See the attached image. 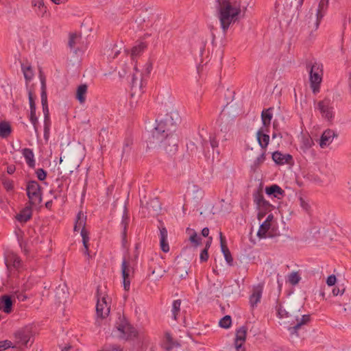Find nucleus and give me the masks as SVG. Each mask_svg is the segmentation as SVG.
<instances>
[{
    "label": "nucleus",
    "instance_id": "7ed1b4c3",
    "mask_svg": "<svg viewBox=\"0 0 351 351\" xmlns=\"http://www.w3.org/2000/svg\"><path fill=\"white\" fill-rule=\"evenodd\" d=\"M112 335L118 339L128 341L137 337L138 331L124 316H119L112 330Z\"/></svg>",
    "mask_w": 351,
    "mask_h": 351
},
{
    "label": "nucleus",
    "instance_id": "0eeeda50",
    "mask_svg": "<svg viewBox=\"0 0 351 351\" xmlns=\"http://www.w3.org/2000/svg\"><path fill=\"white\" fill-rule=\"evenodd\" d=\"M82 215H83L82 212H79L77 215V219L75 223L74 231L78 232L81 229L80 234L82 237V243L85 249L84 254L89 255V232L85 228L86 218L85 217L84 219H82Z\"/></svg>",
    "mask_w": 351,
    "mask_h": 351
},
{
    "label": "nucleus",
    "instance_id": "69168bd1",
    "mask_svg": "<svg viewBox=\"0 0 351 351\" xmlns=\"http://www.w3.org/2000/svg\"><path fill=\"white\" fill-rule=\"evenodd\" d=\"M45 125H47V126H50L51 125V121H50L49 114L44 116V126Z\"/></svg>",
    "mask_w": 351,
    "mask_h": 351
},
{
    "label": "nucleus",
    "instance_id": "6e6552de",
    "mask_svg": "<svg viewBox=\"0 0 351 351\" xmlns=\"http://www.w3.org/2000/svg\"><path fill=\"white\" fill-rule=\"evenodd\" d=\"M32 337V332L29 327L25 326L19 328L14 333V345L16 348L21 346H28V343Z\"/></svg>",
    "mask_w": 351,
    "mask_h": 351
},
{
    "label": "nucleus",
    "instance_id": "9d476101",
    "mask_svg": "<svg viewBox=\"0 0 351 351\" xmlns=\"http://www.w3.org/2000/svg\"><path fill=\"white\" fill-rule=\"evenodd\" d=\"M328 0H320L319 3L318 5V8L317 10V18L315 20H313L312 18H310L308 24L312 23L313 25V28L317 29L319 25L320 21L323 18L328 5Z\"/></svg>",
    "mask_w": 351,
    "mask_h": 351
},
{
    "label": "nucleus",
    "instance_id": "72a5a7b5",
    "mask_svg": "<svg viewBox=\"0 0 351 351\" xmlns=\"http://www.w3.org/2000/svg\"><path fill=\"white\" fill-rule=\"evenodd\" d=\"M271 227V224H268L267 221H263L260 226L257 232V236L260 239H264L267 237V233Z\"/></svg>",
    "mask_w": 351,
    "mask_h": 351
},
{
    "label": "nucleus",
    "instance_id": "f257e3e1",
    "mask_svg": "<svg viewBox=\"0 0 351 351\" xmlns=\"http://www.w3.org/2000/svg\"><path fill=\"white\" fill-rule=\"evenodd\" d=\"M178 120L179 118L176 112L167 113L159 121L156 120L157 125L148 138L149 145H156L161 141L162 136L166 134H174Z\"/></svg>",
    "mask_w": 351,
    "mask_h": 351
},
{
    "label": "nucleus",
    "instance_id": "5fc2aeb1",
    "mask_svg": "<svg viewBox=\"0 0 351 351\" xmlns=\"http://www.w3.org/2000/svg\"><path fill=\"white\" fill-rule=\"evenodd\" d=\"M300 206L306 211H308L311 206L302 197L299 199Z\"/></svg>",
    "mask_w": 351,
    "mask_h": 351
},
{
    "label": "nucleus",
    "instance_id": "c9c22d12",
    "mask_svg": "<svg viewBox=\"0 0 351 351\" xmlns=\"http://www.w3.org/2000/svg\"><path fill=\"white\" fill-rule=\"evenodd\" d=\"M277 316L280 319L287 318L290 317L289 313L285 308H283L282 305L280 303H277L276 306Z\"/></svg>",
    "mask_w": 351,
    "mask_h": 351
},
{
    "label": "nucleus",
    "instance_id": "ea45409f",
    "mask_svg": "<svg viewBox=\"0 0 351 351\" xmlns=\"http://www.w3.org/2000/svg\"><path fill=\"white\" fill-rule=\"evenodd\" d=\"M266 154L265 152L262 153L258 157L254 160L253 165L252 166L254 169L259 167L265 160Z\"/></svg>",
    "mask_w": 351,
    "mask_h": 351
},
{
    "label": "nucleus",
    "instance_id": "dca6fc26",
    "mask_svg": "<svg viewBox=\"0 0 351 351\" xmlns=\"http://www.w3.org/2000/svg\"><path fill=\"white\" fill-rule=\"evenodd\" d=\"M272 160L278 165L285 164L290 165L293 162V156L289 154H283L279 151H276L272 154Z\"/></svg>",
    "mask_w": 351,
    "mask_h": 351
},
{
    "label": "nucleus",
    "instance_id": "37998d69",
    "mask_svg": "<svg viewBox=\"0 0 351 351\" xmlns=\"http://www.w3.org/2000/svg\"><path fill=\"white\" fill-rule=\"evenodd\" d=\"M28 99H29L30 110L36 111V103H35L36 97L34 95L32 90H28Z\"/></svg>",
    "mask_w": 351,
    "mask_h": 351
},
{
    "label": "nucleus",
    "instance_id": "09e8293b",
    "mask_svg": "<svg viewBox=\"0 0 351 351\" xmlns=\"http://www.w3.org/2000/svg\"><path fill=\"white\" fill-rule=\"evenodd\" d=\"M36 174L39 180L43 181L47 178V172L45 169L40 168L36 170Z\"/></svg>",
    "mask_w": 351,
    "mask_h": 351
},
{
    "label": "nucleus",
    "instance_id": "ddd939ff",
    "mask_svg": "<svg viewBox=\"0 0 351 351\" xmlns=\"http://www.w3.org/2000/svg\"><path fill=\"white\" fill-rule=\"evenodd\" d=\"M254 201L259 209L263 210L265 212L271 210L273 206L269 202L266 201L261 191H256L253 195Z\"/></svg>",
    "mask_w": 351,
    "mask_h": 351
},
{
    "label": "nucleus",
    "instance_id": "aec40b11",
    "mask_svg": "<svg viewBox=\"0 0 351 351\" xmlns=\"http://www.w3.org/2000/svg\"><path fill=\"white\" fill-rule=\"evenodd\" d=\"M110 312V308L108 306L106 298H102L101 300H97L96 305V313L98 317L105 318Z\"/></svg>",
    "mask_w": 351,
    "mask_h": 351
},
{
    "label": "nucleus",
    "instance_id": "4468645a",
    "mask_svg": "<svg viewBox=\"0 0 351 351\" xmlns=\"http://www.w3.org/2000/svg\"><path fill=\"white\" fill-rule=\"evenodd\" d=\"M40 82H41V104L43 107V111L44 116L49 115V108H48V102H47V86H46V80L45 77L40 75Z\"/></svg>",
    "mask_w": 351,
    "mask_h": 351
},
{
    "label": "nucleus",
    "instance_id": "c756f323",
    "mask_svg": "<svg viewBox=\"0 0 351 351\" xmlns=\"http://www.w3.org/2000/svg\"><path fill=\"white\" fill-rule=\"evenodd\" d=\"M88 86L85 84L80 85L76 91V99L80 104H83L86 101V95L87 93Z\"/></svg>",
    "mask_w": 351,
    "mask_h": 351
},
{
    "label": "nucleus",
    "instance_id": "13d9d810",
    "mask_svg": "<svg viewBox=\"0 0 351 351\" xmlns=\"http://www.w3.org/2000/svg\"><path fill=\"white\" fill-rule=\"evenodd\" d=\"M210 143L213 149L217 147L219 145L218 141L217 140L215 136H210Z\"/></svg>",
    "mask_w": 351,
    "mask_h": 351
},
{
    "label": "nucleus",
    "instance_id": "a211bd4d",
    "mask_svg": "<svg viewBox=\"0 0 351 351\" xmlns=\"http://www.w3.org/2000/svg\"><path fill=\"white\" fill-rule=\"evenodd\" d=\"M219 236H220L221 250L224 256L225 260L227 262L228 265L232 266L233 265V258L232 256L230 250L228 247L226 239L221 232H220Z\"/></svg>",
    "mask_w": 351,
    "mask_h": 351
},
{
    "label": "nucleus",
    "instance_id": "473e14b6",
    "mask_svg": "<svg viewBox=\"0 0 351 351\" xmlns=\"http://www.w3.org/2000/svg\"><path fill=\"white\" fill-rule=\"evenodd\" d=\"M21 69L24 75V77L26 80L27 84H28L34 77V72L31 66H25V64H21Z\"/></svg>",
    "mask_w": 351,
    "mask_h": 351
},
{
    "label": "nucleus",
    "instance_id": "c85d7f7f",
    "mask_svg": "<svg viewBox=\"0 0 351 351\" xmlns=\"http://www.w3.org/2000/svg\"><path fill=\"white\" fill-rule=\"evenodd\" d=\"M256 138L259 145L262 148H266L269 144V136L264 133L263 128H261L256 133Z\"/></svg>",
    "mask_w": 351,
    "mask_h": 351
},
{
    "label": "nucleus",
    "instance_id": "39448f33",
    "mask_svg": "<svg viewBox=\"0 0 351 351\" xmlns=\"http://www.w3.org/2000/svg\"><path fill=\"white\" fill-rule=\"evenodd\" d=\"M157 145L162 147L167 153L174 154L178 149V137L176 134H166L162 136L161 141L156 145H150L152 147H155Z\"/></svg>",
    "mask_w": 351,
    "mask_h": 351
},
{
    "label": "nucleus",
    "instance_id": "774afa93",
    "mask_svg": "<svg viewBox=\"0 0 351 351\" xmlns=\"http://www.w3.org/2000/svg\"><path fill=\"white\" fill-rule=\"evenodd\" d=\"M71 348H72L71 345L69 343V344H66V346H64V347H62L61 351H70Z\"/></svg>",
    "mask_w": 351,
    "mask_h": 351
},
{
    "label": "nucleus",
    "instance_id": "bf43d9fd",
    "mask_svg": "<svg viewBox=\"0 0 351 351\" xmlns=\"http://www.w3.org/2000/svg\"><path fill=\"white\" fill-rule=\"evenodd\" d=\"M124 290L128 291L130 289V279L123 280Z\"/></svg>",
    "mask_w": 351,
    "mask_h": 351
},
{
    "label": "nucleus",
    "instance_id": "f704fd0d",
    "mask_svg": "<svg viewBox=\"0 0 351 351\" xmlns=\"http://www.w3.org/2000/svg\"><path fill=\"white\" fill-rule=\"evenodd\" d=\"M181 300H176L172 304V315L174 320L178 319V316L180 312Z\"/></svg>",
    "mask_w": 351,
    "mask_h": 351
},
{
    "label": "nucleus",
    "instance_id": "8fccbe9b",
    "mask_svg": "<svg viewBox=\"0 0 351 351\" xmlns=\"http://www.w3.org/2000/svg\"><path fill=\"white\" fill-rule=\"evenodd\" d=\"M3 184L7 191H11L14 189L13 181L10 179H4L3 180Z\"/></svg>",
    "mask_w": 351,
    "mask_h": 351
},
{
    "label": "nucleus",
    "instance_id": "1a4fd4ad",
    "mask_svg": "<svg viewBox=\"0 0 351 351\" xmlns=\"http://www.w3.org/2000/svg\"><path fill=\"white\" fill-rule=\"evenodd\" d=\"M317 108L320 112L322 117L328 121H331L334 117L333 108L331 106V100L328 97L317 102Z\"/></svg>",
    "mask_w": 351,
    "mask_h": 351
},
{
    "label": "nucleus",
    "instance_id": "a878e982",
    "mask_svg": "<svg viewBox=\"0 0 351 351\" xmlns=\"http://www.w3.org/2000/svg\"><path fill=\"white\" fill-rule=\"evenodd\" d=\"M32 5L38 16L43 17L47 13V8L45 5L43 0H32Z\"/></svg>",
    "mask_w": 351,
    "mask_h": 351
},
{
    "label": "nucleus",
    "instance_id": "338daca9",
    "mask_svg": "<svg viewBox=\"0 0 351 351\" xmlns=\"http://www.w3.org/2000/svg\"><path fill=\"white\" fill-rule=\"evenodd\" d=\"M344 311H351V299H350L348 304H344Z\"/></svg>",
    "mask_w": 351,
    "mask_h": 351
},
{
    "label": "nucleus",
    "instance_id": "603ef678",
    "mask_svg": "<svg viewBox=\"0 0 351 351\" xmlns=\"http://www.w3.org/2000/svg\"><path fill=\"white\" fill-rule=\"evenodd\" d=\"M209 258L208 252L207 249H204L202 250L199 256L200 261L202 263L206 262Z\"/></svg>",
    "mask_w": 351,
    "mask_h": 351
},
{
    "label": "nucleus",
    "instance_id": "b1692460",
    "mask_svg": "<svg viewBox=\"0 0 351 351\" xmlns=\"http://www.w3.org/2000/svg\"><path fill=\"white\" fill-rule=\"evenodd\" d=\"M263 293V285H258L256 287L252 294L250 297V303L252 306H256L261 301V298Z\"/></svg>",
    "mask_w": 351,
    "mask_h": 351
},
{
    "label": "nucleus",
    "instance_id": "e2e57ef3",
    "mask_svg": "<svg viewBox=\"0 0 351 351\" xmlns=\"http://www.w3.org/2000/svg\"><path fill=\"white\" fill-rule=\"evenodd\" d=\"M125 265H124V267H123V269H122V271H121V275H122V278H123V280H125V279H130V273H127L125 271Z\"/></svg>",
    "mask_w": 351,
    "mask_h": 351
},
{
    "label": "nucleus",
    "instance_id": "4d7b16f0",
    "mask_svg": "<svg viewBox=\"0 0 351 351\" xmlns=\"http://www.w3.org/2000/svg\"><path fill=\"white\" fill-rule=\"evenodd\" d=\"M337 278L335 275H330L327 278L326 283L328 286H333L336 282Z\"/></svg>",
    "mask_w": 351,
    "mask_h": 351
},
{
    "label": "nucleus",
    "instance_id": "a18cd8bd",
    "mask_svg": "<svg viewBox=\"0 0 351 351\" xmlns=\"http://www.w3.org/2000/svg\"><path fill=\"white\" fill-rule=\"evenodd\" d=\"M133 143V141L131 138L127 137L124 140L123 147V155L125 153H128L130 150V147Z\"/></svg>",
    "mask_w": 351,
    "mask_h": 351
},
{
    "label": "nucleus",
    "instance_id": "6e6d98bb",
    "mask_svg": "<svg viewBox=\"0 0 351 351\" xmlns=\"http://www.w3.org/2000/svg\"><path fill=\"white\" fill-rule=\"evenodd\" d=\"M14 296L19 300V301H25L27 299V296L25 294H24L22 292H20L19 291H16L14 292Z\"/></svg>",
    "mask_w": 351,
    "mask_h": 351
},
{
    "label": "nucleus",
    "instance_id": "680f3d73",
    "mask_svg": "<svg viewBox=\"0 0 351 351\" xmlns=\"http://www.w3.org/2000/svg\"><path fill=\"white\" fill-rule=\"evenodd\" d=\"M21 265V259L18 256H15L13 261V266L15 268H18Z\"/></svg>",
    "mask_w": 351,
    "mask_h": 351
},
{
    "label": "nucleus",
    "instance_id": "2eb2a0df",
    "mask_svg": "<svg viewBox=\"0 0 351 351\" xmlns=\"http://www.w3.org/2000/svg\"><path fill=\"white\" fill-rule=\"evenodd\" d=\"M34 205H31L28 203L26 204L25 208H23L19 213L16 215V219L20 223H26L29 220H30L32 217L33 210L32 206Z\"/></svg>",
    "mask_w": 351,
    "mask_h": 351
},
{
    "label": "nucleus",
    "instance_id": "a19ab883",
    "mask_svg": "<svg viewBox=\"0 0 351 351\" xmlns=\"http://www.w3.org/2000/svg\"><path fill=\"white\" fill-rule=\"evenodd\" d=\"M29 121L34 126V130L36 132H38V121L36 114V111L30 110V114L29 117Z\"/></svg>",
    "mask_w": 351,
    "mask_h": 351
},
{
    "label": "nucleus",
    "instance_id": "412c9836",
    "mask_svg": "<svg viewBox=\"0 0 351 351\" xmlns=\"http://www.w3.org/2000/svg\"><path fill=\"white\" fill-rule=\"evenodd\" d=\"M265 193L268 195H273L279 199H282L285 195V191L277 184H272L269 186H267L265 189Z\"/></svg>",
    "mask_w": 351,
    "mask_h": 351
},
{
    "label": "nucleus",
    "instance_id": "f8f14e48",
    "mask_svg": "<svg viewBox=\"0 0 351 351\" xmlns=\"http://www.w3.org/2000/svg\"><path fill=\"white\" fill-rule=\"evenodd\" d=\"M217 123L221 132L227 133L230 131L233 123V119L230 118L226 112H221L219 114Z\"/></svg>",
    "mask_w": 351,
    "mask_h": 351
},
{
    "label": "nucleus",
    "instance_id": "de8ad7c7",
    "mask_svg": "<svg viewBox=\"0 0 351 351\" xmlns=\"http://www.w3.org/2000/svg\"><path fill=\"white\" fill-rule=\"evenodd\" d=\"M300 279L301 278L297 272H292L289 277V280L293 285H297L300 282Z\"/></svg>",
    "mask_w": 351,
    "mask_h": 351
},
{
    "label": "nucleus",
    "instance_id": "4be33fe9",
    "mask_svg": "<svg viewBox=\"0 0 351 351\" xmlns=\"http://www.w3.org/2000/svg\"><path fill=\"white\" fill-rule=\"evenodd\" d=\"M1 308L5 313H10L12 311L13 301L9 295H3L0 298Z\"/></svg>",
    "mask_w": 351,
    "mask_h": 351
},
{
    "label": "nucleus",
    "instance_id": "864d4df0",
    "mask_svg": "<svg viewBox=\"0 0 351 351\" xmlns=\"http://www.w3.org/2000/svg\"><path fill=\"white\" fill-rule=\"evenodd\" d=\"M124 263L125 265V271L127 273H130L131 269H133V268L131 267L130 263L129 261H128L125 258H123L121 263V270L123 269V267H124Z\"/></svg>",
    "mask_w": 351,
    "mask_h": 351
},
{
    "label": "nucleus",
    "instance_id": "f03ea898",
    "mask_svg": "<svg viewBox=\"0 0 351 351\" xmlns=\"http://www.w3.org/2000/svg\"><path fill=\"white\" fill-rule=\"evenodd\" d=\"M219 19L224 34L232 23H234L241 12L240 8L233 6L230 0H218Z\"/></svg>",
    "mask_w": 351,
    "mask_h": 351
},
{
    "label": "nucleus",
    "instance_id": "393cba45",
    "mask_svg": "<svg viewBox=\"0 0 351 351\" xmlns=\"http://www.w3.org/2000/svg\"><path fill=\"white\" fill-rule=\"evenodd\" d=\"M160 245L162 252H168L169 251V245L167 241V230L165 227L160 228Z\"/></svg>",
    "mask_w": 351,
    "mask_h": 351
},
{
    "label": "nucleus",
    "instance_id": "3c124183",
    "mask_svg": "<svg viewBox=\"0 0 351 351\" xmlns=\"http://www.w3.org/2000/svg\"><path fill=\"white\" fill-rule=\"evenodd\" d=\"M344 292H345V287H343V286H341V287H334L332 291V295L334 296H337L338 295H342L344 293Z\"/></svg>",
    "mask_w": 351,
    "mask_h": 351
},
{
    "label": "nucleus",
    "instance_id": "7c9ffc66",
    "mask_svg": "<svg viewBox=\"0 0 351 351\" xmlns=\"http://www.w3.org/2000/svg\"><path fill=\"white\" fill-rule=\"evenodd\" d=\"M12 132V127L7 121L0 122V136L3 138L8 137Z\"/></svg>",
    "mask_w": 351,
    "mask_h": 351
},
{
    "label": "nucleus",
    "instance_id": "20e7f679",
    "mask_svg": "<svg viewBox=\"0 0 351 351\" xmlns=\"http://www.w3.org/2000/svg\"><path fill=\"white\" fill-rule=\"evenodd\" d=\"M307 69H309L310 86L314 94L319 92L320 84L322 81V69L321 66L315 62L312 65L307 64Z\"/></svg>",
    "mask_w": 351,
    "mask_h": 351
},
{
    "label": "nucleus",
    "instance_id": "6ab92c4d",
    "mask_svg": "<svg viewBox=\"0 0 351 351\" xmlns=\"http://www.w3.org/2000/svg\"><path fill=\"white\" fill-rule=\"evenodd\" d=\"M335 136L337 135L332 130L327 129L324 130L320 137L319 146L322 148H324L329 145L332 142Z\"/></svg>",
    "mask_w": 351,
    "mask_h": 351
},
{
    "label": "nucleus",
    "instance_id": "49530a36",
    "mask_svg": "<svg viewBox=\"0 0 351 351\" xmlns=\"http://www.w3.org/2000/svg\"><path fill=\"white\" fill-rule=\"evenodd\" d=\"M10 348H16L13 343L10 340H4L0 341V351L5 350Z\"/></svg>",
    "mask_w": 351,
    "mask_h": 351
},
{
    "label": "nucleus",
    "instance_id": "423d86ee",
    "mask_svg": "<svg viewBox=\"0 0 351 351\" xmlns=\"http://www.w3.org/2000/svg\"><path fill=\"white\" fill-rule=\"evenodd\" d=\"M27 195L29 198L28 204L31 205L39 204L42 202L41 186L38 182L31 180L27 182Z\"/></svg>",
    "mask_w": 351,
    "mask_h": 351
},
{
    "label": "nucleus",
    "instance_id": "79ce46f5",
    "mask_svg": "<svg viewBox=\"0 0 351 351\" xmlns=\"http://www.w3.org/2000/svg\"><path fill=\"white\" fill-rule=\"evenodd\" d=\"M202 238L197 236V233L193 231V233L191 235L189 241L193 244L195 247H197L202 245Z\"/></svg>",
    "mask_w": 351,
    "mask_h": 351
},
{
    "label": "nucleus",
    "instance_id": "4c0bfd02",
    "mask_svg": "<svg viewBox=\"0 0 351 351\" xmlns=\"http://www.w3.org/2000/svg\"><path fill=\"white\" fill-rule=\"evenodd\" d=\"M129 222H130V217L128 215V211L127 207L125 206L123 214L122 219H121V226L123 227V229H125V230L128 229Z\"/></svg>",
    "mask_w": 351,
    "mask_h": 351
},
{
    "label": "nucleus",
    "instance_id": "9b49d317",
    "mask_svg": "<svg viewBox=\"0 0 351 351\" xmlns=\"http://www.w3.org/2000/svg\"><path fill=\"white\" fill-rule=\"evenodd\" d=\"M295 320L297 322L296 324L293 326H289L288 328V330L289 331L291 335H295L297 337L300 336L299 331L302 327L308 324L311 322V315H304L302 317H299L298 316L295 317Z\"/></svg>",
    "mask_w": 351,
    "mask_h": 351
},
{
    "label": "nucleus",
    "instance_id": "0e129e2a",
    "mask_svg": "<svg viewBox=\"0 0 351 351\" xmlns=\"http://www.w3.org/2000/svg\"><path fill=\"white\" fill-rule=\"evenodd\" d=\"M16 171V167L14 165H10L7 167V173L8 174H13Z\"/></svg>",
    "mask_w": 351,
    "mask_h": 351
},
{
    "label": "nucleus",
    "instance_id": "c03bdc74",
    "mask_svg": "<svg viewBox=\"0 0 351 351\" xmlns=\"http://www.w3.org/2000/svg\"><path fill=\"white\" fill-rule=\"evenodd\" d=\"M313 141L310 136L304 137L302 138V148L308 149L313 146Z\"/></svg>",
    "mask_w": 351,
    "mask_h": 351
},
{
    "label": "nucleus",
    "instance_id": "bb28decb",
    "mask_svg": "<svg viewBox=\"0 0 351 351\" xmlns=\"http://www.w3.org/2000/svg\"><path fill=\"white\" fill-rule=\"evenodd\" d=\"M273 108H269L267 109H264L261 112V119L263 125L268 128L270 126L271 121L273 117Z\"/></svg>",
    "mask_w": 351,
    "mask_h": 351
},
{
    "label": "nucleus",
    "instance_id": "cd10ccee",
    "mask_svg": "<svg viewBox=\"0 0 351 351\" xmlns=\"http://www.w3.org/2000/svg\"><path fill=\"white\" fill-rule=\"evenodd\" d=\"M23 156H24L26 163L30 168L35 167V160H34V154L32 149L29 148H24L22 150Z\"/></svg>",
    "mask_w": 351,
    "mask_h": 351
},
{
    "label": "nucleus",
    "instance_id": "e433bc0d",
    "mask_svg": "<svg viewBox=\"0 0 351 351\" xmlns=\"http://www.w3.org/2000/svg\"><path fill=\"white\" fill-rule=\"evenodd\" d=\"M81 39V36L76 34L73 33L70 34L69 40V46L72 49H75V45Z\"/></svg>",
    "mask_w": 351,
    "mask_h": 351
},
{
    "label": "nucleus",
    "instance_id": "f3484780",
    "mask_svg": "<svg viewBox=\"0 0 351 351\" xmlns=\"http://www.w3.org/2000/svg\"><path fill=\"white\" fill-rule=\"evenodd\" d=\"M162 346L166 351H173L175 348H180V344L173 339L170 332H166Z\"/></svg>",
    "mask_w": 351,
    "mask_h": 351
},
{
    "label": "nucleus",
    "instance_id": "58836bf2",
    "mask_svg": "<svg viewBox=\"0 0 351 351\" xmlns=\"http://www.w3.org/2000/svg\"><path fill=\"white\" fill-rule=\"evenodd\" d=\"M231 324H232V319L230 315L224 316L223 317H222L220 319V321L219 322V326L223 328H230L231 326Z\"/></svg>",
    "mask_w": 351,
    "mask_h": 351
},
{
    "label": "nucleus",
    "instance_id": "5701e85b",
    "mask_svg": "<svg viewBox=\"0 0 351 351\" xmlns=\"http://www.w3.org/2000/svg\"><path fill=\"white\" fill-rule=\"evenodd\" d=\"M247 328L246 326H243L239 328L236 330L235 339H234V346H237L239 344H243L245 342L246 336H247Z\"/></svg>",
    "mask_w": 351,
    "mask_h": 351
},
{
    "label": "nucleus",
    "instance_id": "2f4dec72",
    "mask_svg": "<svg viewBox=\"0 0 351 351\" xmlns=\"http://www.w3.org/2000/svg\"><path fill=\"white\" fill-rule=\"evenodd\" d=\"M147 47L145 43L141 42L137 45L132 47L131 51L132 58L134 59L135 57L139 56Z\"/></svg>",
    "mask_w": 351,
    "mask_h": 351
},
{
    "label": "nucleus",
    "instance_id": "052dcab7",
    "mask_svg": "<svg viewBox=\"0 0 351 351\" xmlns=\"http://www.w3.org/2000/svg\"><path fill=\"white\" fill-rule=\"evenodd\" d=\"M49 130H50V126H47V125L44 126V138L45 140H48V138H49Z\"/></svg>",
    "mask_w": 351,
    "mask_h": 351
}]
</instances>
